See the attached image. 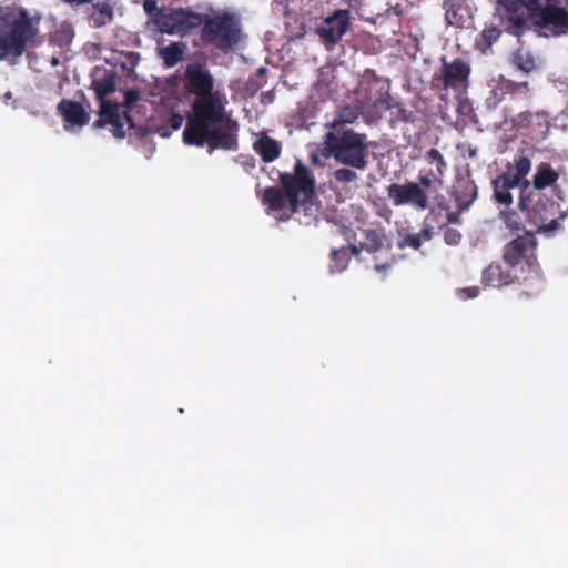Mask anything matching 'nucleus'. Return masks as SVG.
<instances>
[{
	"instance_id": "obj_1",
	"label": "nucleus",
	"mask_w": 568,
	"mask_h": 568,
	"mask_svg": "<svg viewBox=\"0 0 568 568\" xmlns=\"http://www.w3.org/2000/svg\"><path fill=\"white\" fill-rule=\"evenodd\" d=\"M213 112L210 115L192 116L183 131V142L199 148L207 144L209 153L217 149L237 150V121L231 118L226 106Z\"/></svg>"
},
{
	"instance_id": "obj_2",
	"label": "nucleus",
	"mask_w": 568,
	"mask_h": 568,
	"mask_svg": "<svg viewBox=\"0 0 568 568\" xmlns=\"http://www.w3.org/2000/svg\"><path fill=\"white\" fill-rule=\"evenodd\" d=\"M40 17H32L24 8H0V60L17 59L39 34Z\"/></svg>"
},
{
	"instance_id": "obj_3",
	"label": "nucleus",
	"mask_w": 568,
	"mask_h": 568,
	"mask_svg": "<svg viewBox=\"0 0 568 568\" xmlns=\"http://www.w3.org/2000/svg\"><path fill=\"white\" fill-rule=\"evenodd\" d=\"M280 182L283 190L278 186H267L264 190L262 202L270 211H281L287 201L291 212L295 213L315 195V178L301 160H296L293 173H280Z\"/></svg>"
},
{
	"instance_id": "obj_4",
	"label": "nucleus",
	"mask_w": 568,
	"mask_h": 568,
	"mask_svg": "<svg viewBox=\"0 0 568 568\" xmlns=\"http://www.w3.org/2000/svg\"><path fill=\"white\" fill-rule=\"evenodd\" d=\"M524 7L529 21L552 37L568 34V0H506L510 13Z\"/></svg>"
},
{
	"instance_id": "obj_5",
	"label": "nucleus",
	"mask_w": 568,
	"mask_h": 568,
	"mask_svg": "<svg viewBox=\"0 0 568 568\" xmlns=\"http://www.w3.org/2000/svg\"><path fill=\"white\" fill-rule=\"evenodd\" d=\"M200 40L204 47H211L223 53L234 51L242 41L241 19L230 11H220L213 16L199 13Z\"/></svg>"
},
{
	"instance_id": "obj_6",
	"label": "nucleus",
	"mask_w": 568,
	"mask_h": 568,
	"mask_svg": "<svg viewBox=\"0 0 568 568\" xmlns=\"http://www.w3.org/2000/svg\"><path fill=\"white\" fill-rule=\"evenodd\" d=\"M334 131L324 135L323 155L333 156L339 164L364 171L368 166L367 136L352 129L338 130L337 123L333 124Z\"/></svg>"
},
{
	"instance_id": "obj_7",
	"label": "nucleus",
	"mask_w": 568,
	"mask_h": 568,
	"mask_svg": "<svg viewBox=\"0 0 568 568\" xmlns=\"http://www.w3.org/2000/svg\"><path fill=\"white\" fill-rule=\"evenodd\" d=\"M215 80L210 70L200 63L187 64L184 73V87L192 102L193 116L210 115L214 110L226 106V97L214 89Z\"/></svg>"
},
{
	"instance_id": "obj_8",
	"label": "nucleus",
	"mask_w": 568,
	"mask_h": 568,
	"mask_svg": "<svg viewBox=\"0 0 568 568\" xmlns=\"http://www.w3.org/2000/svg\"><path fill=\"white\" fill-rule=\"evenodd\" d=\"M537 240L532 231H526L518 235L503 247V261L510 267L521 266L527 271L528 276L524 281L531 280L536 283L537 290L541 285V270L537 260Z\"/></svg>"
},
{
	"instance_id": "obj_9",
	"label": "nucleus",
	"mask_w": 568,
	"mask_h": 568,
	"mask_svg": "<svg viewBox=\"0 0 568 568\" xmlns=\"http://www.w3.org/2000/svg\"><path fill=\"white\" fill-rule=\"evenodd\" d=\"M200 22L199 12L191 8L164 7V11L156 19L154 27L160 33L184 37L200 28Z\"/></svg>"
},
{
	"instance_id": "obj_10",
	"label": "nucleus",
	"mask_w": 568,
	"mask_h": 568,
	"mask_svg": "<svg viewBox=\"0 0 568 568\" xmlns=\"http://www.w3.org/2000/svg\"><path fill=\"white\" fill-rule=\"evenodd\" d=\"M387 195L394 206L409 205L416 211H425L429 207V196L416 182L404 184L392 183L387 186Z\"/></svg>"
},
{
	"instance_id": "obj_11",
	"label": "nucleus",
	"mask_w": 568,
	"mask_h": 568,
	"mask_svg": "<svg viewBox=\"0 0 568 568\" xmlns=\"http://www.w3.org/2000/svg\"><path fill=\"white\" fill-rule=\"evenodd\" d=\"M351 27L349 11L338 9L315 29L326 50L332 51Z\"/></svg>"
},
{
	"instance_id": "obj_12",
	"label": "nucleus",
	"mask_w": 568,
	"mask_h": 568,
	"mask_svg": "<svg viewBox=\"0 0 568 568\" xmlns=\"http://www.w3.org/2000/svg\"><path fill=\"white\" fill-rule=\"evenodd\" d=\"M515 129L526 131L536 141L545 140L550 131L549 113L539 111H523L511 120Z\"/></svg>"
},
{
	"instance_id": "obj_13",
	"label": "nucleus",
	"mask_w": 568,
	"mask_h": 568,
	"mask_svg": "<svg viewBox=\"0 0 568 568\" xmlns=\"http://www.w3.org/2000/svg\"><path fill=\"white\" fill-rule=\"evenodd\" d=\"M526 149H520L514 156L513 161H508L505 171L501 173L520 189V195L526 193L530 187V181L527 179L531 171V156Z\"/></svg>"
},
{
	"instance_id": "obj_14",
	"label": "nucleus",
	"mask_w": 568,
	"mask_h": 568,
	"mask_svg": "<svg viewBox=\"0 0 568 568\" xmlns=\"http://www.w3.org/2000/svg\"><path fill=\"white\" fill-rule=\"evenodd\" d=\"M369 100L373 102V108L376 109V113H378V115H381L382 112L389 110L392 122L412 123L415 121L413 111L407 110L403 103L394 101L388 93L387 88L384 89L381 87L378 89V95L375 99L369 98Z\"/></svg>"
},
{
	"instance_id": "obj_15",
	"label": "nucleus",
	"mask_w": 568,
	"mask_h": 568,
	"mask_svg": "<svg viewBox=\"0 0 568 568\" xmlns=\"http://www.w3.org/2000/svg\"><path fill=\"white\" fill-rule=\"evenodd\" d=\"M443 88L458 90L466 85L470 74L469 65L462 59L456 58L452 62H444L442 69Z\"/></svg>"
},
{
	"instance_id": "obj_16",
	"label": "nucleus",
	"mask_w": 568,
	"mask_h": 568,
	"mask_svg": "<svg viewBox=\"0 0 568 568\" xmlns=\"http://www.w3.org/2000/svg\"><path fill=\"white\" fill-rule=\"evenodd\" d=\"M99 119L93 123V126L99 129L105 125H111L112 134L116 139H122L125 135V131L123 129L122 118L119 113V106L111 102H103L100 105L99 110Z\"/></svg>"
},
{
	"instance_id": "obj_17",
	"label": "nucleus",
	"mask_w": 568,
	"mask_h": 568,
	"mask_svg": "<svg viewBox=\"0 0 568 568\" xmlns=\"http://www.w3.org/2000/svg\"><path fill=\"white\" fill-rule=\"evenodd\" d=\"M560 179V173L558 170L551 166L548 162H541L537 165L536 171L532 175V180L530 182L531 190H527V192H540L547 187L557 189V183Z\"/></svg>"
},
{
	"instance_id": "obj_18",
	"label": "nucleus",
	"mask_w": 568,
	"mask_h": 568,
	"mask_svg": "<svg viewBox=\"0 0 568 568\" xmlns=\"http://www.w3.org/2000/svg\"><path fill=\"white\" fill-rule=\"evenodd\" d=\"M364 241L358 244H348L347 248H349L351 253L357 256L361 251H366L368 253H375L379 251L384 246V242L386 241L385 232L382 227L378 229H365L363 230Z\"/></svg>"
},
{
	"instance_id": "obj_19",
	"label": "nucleus",
	"mask_w": 568,
	"mask_h": 568,
	"mask_svg": "<svg viewBox=\"0 0 568 568\" xmlns=\"http://www.w3.org/2000/svg\"><path fill=\"white\" fill-rule=\"evenodd\" d=\"M58 113L67 123L71 125L83 126L88 124L90 116L83 105L77 101L62 99L58 104Z\"/></svg>"
},
{
	"instance_id": "obj_20",
	"label": "nucleus",
	"mask_w": 568,
	"mask_h": 568,
	"mask_svg": "<svg viewBox=\"0 0 568 568\" xmlns=\"http://www.w3.org/2000/svg\"><path fill=\"white\" fill-rule=\"evenodd\" d=\"M517 278L499 263L493 262L483 271L481 282L485 286L499 288L513 284Z\"/></svg>"
},
{
	"instance_id": "obj_21",
	"label": "nucleus",
	"mask_w": 568,
	"mask_h": 568,
	"mask_svg": "<svg viewBox=\"0 0 568 568\" xmlns=\"http://www.w3.org/2000/svg\"><path fill=\"white\" fill-rule=\"evenodd\" d=\"M453 196L459 211L467 210L477 197V185L470 179H459L453 187Z\"/></svg>"
},
{
	"instance_id": "obj_22",
	"label": "nucleus",
	"mask_w": 568,
	"mask_h": 568,
	"mask_svg": "<svg viewBox=\"0 0 568 568\" xmlns=\"http://www.w3.org/2000/svg\"><path fill=\"white\" fill-rule=\"evenodd\" d=\"M444 9L449 26L463 28L469 19V10L464 0H445Z\"/></svg>"
},
{
	"instance_id": "obj_23",
	"label": "nucleus",
	"mask_w": 568,
	"mask_h": 568,
	"mask_svg": "<svg viewBox=\"0 0 568 568\" xmlns=\"http://www.w3.org/2000/svg\"><path fill=\"white\" fill-rule=\"evenodd\" d=\"M114 19V4L110 0L98 1L92 4V12L89 14L90 24L94 28H102Z\"/></svg>"
},
{
	"instance_id": "obj_24",
	"label": "nucleus",
	"mask_w": 568,
	"mask_h": 568,
	"mask_svg": "<svg viewBox=\"0 0 568 568\" xmlns=\"http://www.w3.org/2000/svg\"><path fill=\"white\" fill-rule=\"evenodd\" d=\"M254 150L261 156L263 162L271 163L281 155L282 146L275 139L263 134L257 141H255Z\"/></svg>"
},
{
	"instance_id": "obj_25",
	"label": "nucleus",
	"mask_w": 568,
	"mask_h": 568,
	"mask_svg": "<svg viewBox=\"0 0 568 568\" xmlns=\"http://www.w3.org/2000/svg\"><path fill=\"white\" fill-rule=\"evenodd\" d=\"M516 187H518V185L513 183L508 178H505L501 174L498 175L493 180L495 201L507 206L511 205L514 202L511 190Z\"/></svg>"
},
{
	"instance_id": "obj_26",
	"label": "nucleus",
	"mask_w": 568,
	"mask_h": 568,
	"mask_svg": "<svg viewBox=\"0 0 568 568\" xmlns=\"http://www.w3.org/2000/svg\"><path fill=\"white\" fill-rule=\"evenodd\" d=\"M186 49L187 45L185 42L174 41L166 47L160 48L159 55L163 60L165 67L172 68L182 61Z\"/></svg>"
},
{
	"instance_id": "obj_27",
	"label": "nucleus",
	"mask_w": 568,
	"mask_h": 568,
	"mask_svg": "<svg viewBox=\"0 0 568 568\" xmlns=\"http://www.w3.org/2000/svg\"><path fill=\"white\" fill-rule=\"evenodd\" d=\"M500 26L486 27L475 41V48L480 52H486L501 36Z\"/></svg>"
},
{
	"instance_id": "obj_28",
	"label": "nucleus",
	"mask_w": 568,
	"mask_h": 568,
	"mask_svg": "<svg viewBox=\"0 0 568 568\" xmlns=\"http://www.w3.org/2000/svg\"><path fill=\"white\" fill-rule=\"evenodd\" d=\"M498 20L501 30L515 37H520L529 29L527 21L521 17H498Z\"/></svg>"
},
{
	"instance_id": "obj_29",
	"label": "nucleus",
	"mask_w": 568,
	"mask_h": 568,
	"mask_svg": "<svg viewBox=\"0 0 568 568\" xmlns=\"http://www.w3.org/2000/svg\"><path fill=\"white\" fill-rule=\"evenodd\" d=\"M433 227L429 225L424 226L418 233L407 234L398 244L399 247L409 246L414 250H419L423 242L430 241L433 237Z\"/></svg>"
},
{
	"instance_id": "obj_30",
	"label": "nucleus",
	"mask_w": 568,
	"mask_h": 568,
	"mask_svg": "<svg viewBox=\"0 0 568 568\" xmlns=\"http://www.w3.org/2000/svg\"><path fill=\"white\" fill-rule=\"evenodd\" d=\"M91 87L97 95V99L100 101V105L103 102H108L105 98L115 90L114 74H108L103 79L93 80Z\"/></svg>"
},
{
	"instance_id": "obj_31",
	"label": "nucleus",
	"mask_w": 568,
	"mask_h": 568,
	"mask_svg": "<svg viewBox=\"0 0 568 568\" xmlns=\"http://www.w3.org/2000/svg\"><path fill=\"white\" fill-rule=\"evenodd\" d=\"M511 63L525 73H530L536 69L535 59L528 51L523 49L514 52L511 57Z\"/></svg>"
},
{
	"instance_id": "obj_32",
	"label": "nucleus",
	"mask_w": 568,
	"mask_h": 568,
	"mask_svg": "<svg viewBox=\"0 0 568 568\" xmlns=\"http://www.w3.org/2000/svg\"><path fill=\"white\" fill-rule=\"evenodd\" d=\"M426 159L429 163H436L437 176H435V180H437L438 185H442V176L445 174L447 169V163L444 156L437 149L433 148L426 153Z\"/></svg>"
},
{
	"instance_id": "obj_33",
	"label": "nucleus",
	"mask_w": 568,
	"mask_h": 568,
	"mask_svg": "<svg viewBox=\"0 0 568 568\" xmlns=\"http://www.w3.org/2000/svg\"><path fill=\"white\" fill-rule=\"evenodd\" d=\"M73 38V30L70 24L63 23L61 24L51 36V41L53 44L59 47L68 45Z\"/></svg>"
},
{
	"instance_id": "obj_34",
	"label": "nucleus",
	"mask_w": 568,
	"mask_h": 568,
	"mask_svg": "<svg viewBox=\"0 0 568 568\" xmlns=\"http://www.w3.org/2000/svg\"><path fill=\"white\" fill-rule=\"evenodd\" d=\"M333 179L335 183L346 185L355 183L358 180V174L353 168H339L333 172Z\"/></svg>"
},
{
	"instance_id": "obj_35",
	"label": "nucleus",
	"mask_w": 568,
	"mask_h": 568,
	"mask_svg": "<svg viewBox=\"0 0 568 568\" xmlns=\"http://www.w3.org/2000/svg\"><path fill=\"white\" fill-rule=\"evenodd\" d=\"M499 217L511 232H518L524 227L519 214L513 210L501 211Z\"/></svg>"
},
{
	"instance_id": "obj_36",
	"label": "nucleus",
	"mask_w": 568,
	"mask_h": 568,
	"mask_svg": "<svg viewBox=\"0 0 568 568\" xmlns=\"http://www.w3.org/2000/svg\"><path fill=\"white\" fill-rule=\"evenodd\" d=\"M164 7L159 8L156 0H144L143 10L149 17V23L155 24L159 16L164 11Z\"/></svg>"
},
{
	"instance_id": "obj_37",
	"label": "nucleus",
	"mask_w": 568,
	"mask_h": 568,
	"mask_svg": "<svg viewBox=\"0 0 568 568\" xmlns=\"http://www.w3.org/2000/svg\"><path fill=\"white\" fill-rule=\"evenodd\" d=\"M347 246L338 250V248H333L331 251V258L332 261L335 263V267L338 270V271H343L345 267H346V264H347Z\"/></svg>"
},
{
	"instance_id": "obj_38",
	"label": "nucleus",
	"mask_w": 568,
	"mask_h": 568,
	"mask_svg": "<svg viewBox=\"0 0 568 568\" xmlns=\"http://www.w3.org/2000/svg\"><path fill=\"white\" fill-rule=\"evenodd\" d=\"M357 118V111L352 106H345L339 111L341 123H353Z\"/></svg>"
},
{
	"instance_id": "obj_39",
	"label": "nucleus",
	"mask_w": 568,
	"mask_h": 568,
	"mask_svg": "<svg viewBox=\"0 0 568 568\" xmlns=\"http://www.w3.org/2000/svg\"><path fill=\"white\" fill-rule=\"evenodd\" d=\"M505 88L509 90L511 93L521 92L523 90L525 92H529V83L527 81L525 82H514V81H506Z\"/></svg>"
},
{
	"instance_id": "obj_40",
	"label": "nucleus",
	"mask_w": 568,
	"mask_h": 568,
	"mask_svg": "<svg viewBox=\"0 0 568 568\" xmlns=\"http://www.w3.org/2000/svg\"><path fill=\"white\" fill-rule=\"evenodd\" d=\"M435 176H437V174H434L433 172L426 175H419L418 182L416 183L424 187L425 193H428V191H430L433 186V183L437 182V180H435Z\"/></svg>"
},
{
	"instance_id": "obj_41",
	"label": "nucleus",
	"mask_w": 568,
	"mask_h": 568,
	"mask_svg": "<svg viewBox=\"0 0 568 568\" xmlns=\"http://www.w3.org/2000/svg\"><path fill=\"white\" fill-rule=\"evenodd\" d=\"M462 240V234L455 229H447L444 232V241L448 245H457Z\"/></svg>"
},
{
	"instance_id": "obj_42",
	"label": "nucleus",
	"mask_w": 568,
	"mask_h": 568,
	"mask_svg": "<svg viewBox=\"0 0 568 568\" xmlns=\"http://www.w3.org/2000/svg\"><path fill=\"white\" fill-rule=\"evenodd\" d=\"M140 99V92L136 89H129L124 92V105L131 108Z\"/></svg>"
},
{
	"instance_id": "obj_43",
	"label": "nucleus",
	"mask_w": 568,
	"mask_h": 568,
	"mask_svg": "<svg viewBox=\"0 0 568 568\" xmlns=\"http://www.w3.org/2000/svg\"><path fill=\"white\" fill-rule=\"evenodd\" d=\"M479 295V287L478 286H469L462 288L459 291V296L464 300L467 298H475Z\"/></svg>"
},
{
	"instance_id": "obj_44",
	"label": "nucleus",
	"mask_w": 568,
	"mask_h": 568,
	"mask_svg": "<svg viewBox=\"0 0 568 568\" xmlns=\"http://www.w3.org/2000/svg\"><path fill=\"white\" fill-rule=\"evenodd\" d=\"M183 116L181 114L174 113L170 116V125L173 130H179L183 123Z\"/></svg>"
},
{
	"instance_id": "obj_45",
	"label": "nucleus",
	"mask_w": 568,
	"mask_h": 568,
	"mask_svg": "<svg viewBox=\"0 0 568 568\" xmlns=\"http://www.w3.org/2000/svg\"><path fill=\"white\" fill-rule=\"evenodd\" d=\"M364 79L367 80V81L376 82V83L379 82V78L377 77L376 72L374 70H371V69H366L365 70Z\"/></svg>"
},
{
	"instance_id": "obj_46",
	"label": "nucleus",
	"mask_w": 568,
	"mask_h": 568,
	"mask_svg": "<svg viewBox=\"0 0 568 568\" xmlns=\"http://www.w3.org/2000/svg\"><path fill=\"white\" fill-rule=\"evenodd\" d=\"M124 119L128 122L130 129L134 128L133 119L126 112L124 113Z\"/></svg>"
},
{
	"instance_id": "obj_47",
	"label": "nucleus",
	"mask_w": 568,
	"mask_h": 568,
	"mask_svg": "<svg viewBox=\"0 0 568 568\" xmlns=\"http://www.w3.org/2000/svg\"><path fill=\"white\" fill-rule=\"evenodd\" d=\"M2 99L6 103H8L12 99V93L10 91L6 92Z\"/></svg>"
},
{
	"instance_id": "obj_48",
	"label": "nucleus",
	"mask_w": 568,
	"mask_h": 568,
	"mask_svg": "<svg viewBox=\"0 0 568 568\" xmlns=\"http://www.w3.org/2000/svg\"><path fill=\"white\" fill-rule=\"evenodd\" d=\"M387 266H388V265H387L386 263H385V264H376V265H375V270H376V271H378V272H381V271H383V270H386V267H387Z\"/></svg>"
},
{
	"instance_id": "obj_49",
	"label": "nucleus",
	"mask_w": 568,
	"mask_h": 568,
	"mask_svg": "<svg viewBox=\"0 0 568 568\" xmlns=\"http://www.w3.org/2000/svg\"><path fill=\"white\" fill-rule=\"evenodd\" d=\"M312 162H313V163H317V162H318V158H317V155H313V156H312Z\"/></svg>"
},
{
	"instance_id": "obj_50",
	"label": "nucleus",
	"mask_w": 568,
	"mask_h": 568,
	"mask_svg": "<svg viewBox=\"0 0 568 568\" xmlns=\"http://www.w3.org/2000/svg\"><path fill=\"white\" fill-rule=\"evenodd\" d=\"M531 294L527 293V292H521L520 296H525V297H529Z\"/></svg>"
},
{
	"instance_id": "obj_51",
	"label": "nucleus",
	"mask_w": 568,
	"mask_h": 568,
	"mask_svg": "<svg viewBox=\"0 0 568 568\" xmlns=\"http://www.w3.org/2000/svg\"><path fill=\"white\" fill-rule=\"evenodd\" d=\"M448 221H449V222H453V221H454V219H453V215H452V214H448Z\"/></svg>"
},
{
	"instance_id": "obj_52",
	"label": "nucleus",
	"mask_w": 568,
	"mask_h": 568,
	"mask_svg": "<svg viewBox=\"0 0 568 568\" xmlns=\"http://www.w3.org/2000/svg\"><path fill=\"white\" fill-rule=\"evenodd\" d=\"M57 63H58V59H53L52 64H57Z\"/></svg>"
}]
</instances>
